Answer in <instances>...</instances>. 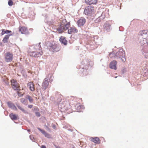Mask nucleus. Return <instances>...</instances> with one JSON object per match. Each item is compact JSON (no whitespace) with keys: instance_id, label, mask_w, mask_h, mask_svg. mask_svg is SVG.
<instances>
[{"instance_id":"nucleus-1","label":"nucleus","mask_w":148,"mask_h":148,"mask_svg":"<svg viewBox=\"0 0 148 148\" xmlns=\"http://www.w3.org/2000/svg\"><path fill=\"white\" fill-rule=\"evenodd\" d=\"M33 51L29 52V55L31 56L38 57L41 56L43 53L41 48L40 44L34 45L33 47Z\"/></svg>"},{"instance_id":"nucleus-2","label":"nucleus","mask_w":148,"mask_h":148,"mask_svg":"<svg viewBox=\"0 0 148 148\" xmlns=\"http://www.w3.org/2000/svg\"><path fill=\"white\" fill-rule=\"evenodd\" d=\"M70 26V22H68L65 19H64L61 23L59 27L57 28V30L59 33H61L64 30H66L68 29Z\"/></svg>"},{"instance_id":"nucleus-3","label":"nucleus","mask_w":148,"mask_h":148,"mask_svg":"<svg viewBox=\"0 0 148 148\" xmlns=\"http://www.w3.org/2000/svg\"><path fill=\"white\" fill-rule=\"evenodd\" d=\"M52 77L53 75L51 74H49L47 75L46 77L44 79L42 84L43 89L45 90L48 87L49 82H51L53 80Z\"/></svg>"},{"instance_id":"nucleus-4","label":"nucleus","mask_w":148,"mask_h":148,"mask_svg":"<svg viewBox=\"0 0 148 148\" xmlns=\"http://www.w3.org/2000/svg\"><path fill=\"white\" fill-rule=\"evenodd\" d=\"M84 14L87 15H93L95 13L94 8L91 6L86 7L84 10Z\"/></svg>"},{"instance_id":"nucleus-5","label":"nucleus","mask_w":148,"mask_h":148,"mask_svg":"<svg viewBox=\"0 0 148 148\" xmlns=\"http://www.w3.org/2000/svg\"><path fill=\"white\" fill-rule=\"evenodd\" d=\"M125 56V52L122 49H120L119 51L117 52L116 55L114 56L115 58L116 57L121 58L122 61L123 62L125 61L126 59Z\"/></svg>"},{"instance_id":"nucleus-6","label":"nucleus","mask_w":148,"mask_h":148,"mask_svg":"<svg viewBox=\"0 0 148 148\" xmlns=\"http://www.w3.org/2000/svg\"><path fill=\"white\" fill-rule=\"evenodd\" d=\"M12 87L14 90H20V87L19 84L15 80L13 79L11 81Z\"/></svg>"},{"instance_id":"nucleus-7","label":"nucleus","mask_w":148,"mask_h":148,"mask_svg":"<svg viewBox=\"0 0 148 148\" xmlns=\"http://www.w3.org/2000/svg\"><path fill=\"white\" fill-rule=\"evenodd\" d=\"M13 55L12 53L8 52L5 53V59L6 62H11L13 59Z\"/></svg>"},{"instance_id":"nucleus-8","label":"nucleus","mask_w":148,"mask_h":148,"mask_svg":"<svg viewBox=\"0 0 148 148\" xmlns=\"http://www.w3.org/2000/svg\"><path fill=\"white\" fill-rule=\"evenodd\" d=\"M86 22V19L83 18H81L78 20L77 23L79 27H81L83 26Z\"/></svg>"},{"instance_id":"nucleus-9","label":"nucleus","mask_w":148,"mask_h":148,"mask_svg":"<svg viewBox=\"0 0 148 148\" xmlns=\"http://www.w3.org/2000/svg\"><path fill=\"white\" fill-rule=\"evenodd\" d=\"M19 31L22 34H26L28 32L27 27L24 26L20 27H19Z\"/></svg>"},{"instance_id":"nucleus-10","label":"nucleus","mask_w":148,"mask_h":148,"mask_svg":"<svg viewBox=\"0 0 148 148\" xmlns=\"http://www.w3.org/2000/svg\"><path fill=\"white\" fill-rule=\"evenodd\" d=\"M117 62L115 60H113L111 62L109 65L110 68L115 70L116 69V65Z\"/></svg>"},{"instance_id":"nucleus-11","label":"nucleus","mask_w":148,"mask_h":148,"mask_svg":"<svg viewBox=\"0 0 148 148\" xmlns=\"http://www.w3.org/2000/svg\"><path fill=\"white\" fill-rule=\"evenodd\" d=\"M77 29L74 27H71L70 29H68V33L70 34L77 33Z\"/></svg>"},{"instance_id":"nucleus-12","label":"nucleus","mask_w":148,"mask_h":148,"mask_svg":"<svg viewBox=\"0 0 148 148\" xmlns=\"http://www.w3.org/2000/svg\"><path fill=\"white\" fill-rule=\"evenodd\" d=\"M37 128L39 131L41 132L42 134L44 135L45 137H47L48 138H50L51 137L50 135L49 134L46 133L45 130H41L40 128L38 127Z\"/></svg>"},{"instance_id":"nucleus-13","label":"nucleus","mask_w":148,"mask_h":148,"mask_svg":"<svg viewBox=\"0 0 148 148\" xmlns=\"http://www.w3.org/2000/svg\"><path fill=\"white\" fill-rule=\"evenodd\" d=\"M28 86H29V89L31 91H33L34 90L35 88L34 84L33 82H29L28 84Z\"/></svg>"},{"instance_id":"nucleus-14","label":"nucleus","mask_w":148,"mask_h":148,"mask_svg":"<svg viewBox=\"0 0 148 148\" xmlns=\"http://www.w3.org/2000/svg\"><path fill=\"white\" fill-rule=\"evenodd\" d=\"M9 116L11 119L13 121L16 120L18 118V115H17L14 114L12 113L10 114Z\"/></svg>"},{"instance_id":"nucleus-15","label":"nucleus","mask_w":148,"mask_h":148,"mask_svg":"<svg viewBox=\"0 0 148 148\" xmlns=\"http://www.w3.org/2000/svg\"><path fill=\"white\" fill-rule=\"evenodd\" d=\"M86 3L90 5L96 4L97 2V0H85Z\"/></svg>"},{"instance_id":"nucleus-16","label":"nucleus","mask_w":148,"mask_h":148,"mask_svg":"<svg viewBox=\"0 0 148 148\" xmlns=\"http://www.w3.org/2000/svg\"><path fill=\"white\" fill-rule=\"evenodd\" d=\"M60 40L62 43L64 45H66L67 44V41L66 40L65 38L63 37H61L60 38Z\"/></svg>"},{"instance_id":"nucleus-17","label":"nucleus","mask_w":148,"mask_h":148,"mask_svg":"<svg viewBox=\"0 0 148 148\" xmlns=\"http://www.w3.org/2000/svg\"><path fill=\"white\" fill-rule=\"evenodd\" d=\"M91 140L95 143L99 144L100 142V140L99 138L97 137L92 138L91 139Z\"/></svg>"},{"instance_id":"nucleus-18","label":"nucleus","mask_w":148,"mask_h":148,"mask_svg":"<svg viewBox=\"0 0 148 148\" xmlns=\"http://www.w3.org/2000/svg\"><path fill=\"white\" fill-rule=\"evenodd\" d=\"M84 109V106L80 105L77 108V112H80Z\"/></svg>"},{"instance_id":"nucleus-19","label":"nucleus","mask_w":148,"mask_h":148,"mask_svg":"<svg viewBox=\"0 0 148 148\" xmlns=\"http://www.w3.org/2000/svg\"><path fill=\"white\" fill-rule=\"evenodd\" d=\"M11 35H6L3 38L2 41L4 43H7L8 42V40L9 38V36Z\"/></svg>"},{"instance_id":"nucleus-20","label":"nucleus","mask_w":148,"mask_h":148,"mask_svg":"<svg viewBox=\"0 0 148 148\" xmlns=\"http://www.w3.org/2000/svg\"><path fill=\"white\" fill-rule=\"evenodd\" d=\"M11 32V31L7 30H5V29H2V32L1 34L3 35L5 34H8Z\"/></svg>"},{"instance_id":"nucleus-21","label":"nucleus","mask_w":148,"mask_h":148,"mask_svg":"<svg viewBox=\"0 0 148 148\" xmlns=\"http://www.w3.org/2000/svg\"><path fill=\"white\" fill-rule=\"evenodd\" d=\"M111 25L109 24H106L105 25V29L107 31L109 30L110 29Z\"/></svg>"},{"instance_id":"nucleus-22","label":"nucleus","mask_w":148,"mask_h":148,"mask_svg":"<svg viewBox=\"0 0 148 148\" xmlns=\"http://www.w3.org/2000/svg\"><path fill=\"white\" fill-rule=\"evenodd\" d=\"M26 98L28 99L30 102H32L33 101V99L29 95H27Z\"/></svg>"},{"instance_id":"nucleus-23","label":"nucleus","mask_w":148,"mask_h":148,"mask_svg":"<svg viewBox=\"0 0 148 148\" xmlns=\"http://www.w3.org/2000/svg\"><path fill=\"white\" fill-rule=\"evenodd\" d=\"M7 104L8 106L10 108H11L14 106V104L10 101H8L7 102Z\"/></svg>"},{"instance_id":"nucleus-24","label":"nucleus","mask_w":148,"mask_h":148,"mask_svg":"<svg viewBox=\"0 0 148 148\" xmlns=\"http://www.w3.org/2000/svg\"><path fill=\"white\" fill-rule=\"evenodd\" d=\"M8 3L9 6H11L14 4V3L13 1V0H9Z\"/></svg>"},{"instance_id":"nucleus-25","label":"nucleus","mask_w":148,"mask_h":148,"mask_svg":"<svg viewBox=\"0 0 148 148\" xmlns=\"http://www.w3.org/2000/svg\"><path fill=\"white\" fill-rule=\"evenodd\" d=\"M21 103L23 104H25L26 103V100L25 98H22L20 99Z\"/></svg>"},{"instance_id":"nucleus-26","label":"nucleus","mask_w":148,"mask_h":148,"mask_svg":"<svg viewBox=\"0 0 148 148\" xmlns=\"http://www.w3.org/2000/svg\"><path fill=\"white\" fill-rule=\"evenodd\" d=\"M147 30H143L140 32V34L141 35H142V33H143V34H147Z\"/></svg>"},{"instance_id":"nucleus-27","label":"nucleus","mask_w":148,"mask_h":148,"mask_svg":"<svg viewBox=\"0 0 148 148\" xmlns=\"http://www.w3.org/2000/svg\"><path fill=\"white\" fill-rule=\"evenodd\" d=\"M18 108L20 109L22 111L24 112L25 111V110H24V109L21 107V106H18Z\"/></svg>"},{"instance_id":"nucleus-28","label":"nucleus","mask_w":148,"mask_h":148,"mask_svg":"<svg viewBox=\"0 0 148 148\" xmlns=\"http://www.w3.org/2000/svg\"><path fill=\"white\" fill-rule=\"evenodd\" d=\"M114 55V53H109V56L110 58H112Z\"/></svg>"},{"instance_id":"nucleus-29","label":"nucleus","mask_w":148,"mask_h":148,"mask_svg":"<svg viewBox=\"0 0 148 148\" xmlns=\"http://www.w3.org/2000/svg\"><path fill=\"white\" fill-rule=\"evenodd\" d=\"M101 18L103 19L105 17V14L104 13H102L101 14V16L100 17Z\"/></svg>"},{"instance_id":"nucleus-30","label":"nucleus","mask_w":148,"mask_h":148,"mask_svg":"<svg viewBox=\"0 0 148 148\" xmlns=\"http://www.w3.org/2000/svg\"><path fill=\"white\" fill-rule=\"evenodd\" d=\"M53 51H58V50L57 48V47H56L55 48L53 47Z\"/></svg>"},{"instance_id":"nucleus-31","label":"nucleus","mask_w":148,"mask_h":148,"mask_svg":"<svg viewBox=\"0 0 148 148\" xmlns=\"http://www.w3.org/2000/svg\"><path fill=\"white\" fill-rule=\"evenodd\" d=\"M36 115L38 117H39L40 116V114L38 112H36Z\"/></svg>"},{"instance_id":"nucleus-32","label":"nucleus","mask_w":148,"mask_h":148,"mask_svg":"<svg viewBox=\"0 0 148 148\" xmlns=\"http://www.w3.org/2000/svg\"><path fill=\"white\" fill-rule=\"evenodd\" d=\"M33 106L32 105H29L28 106V107L30 108H32Z\"/></svg>"},{"instance_id":"nucleus-33","label":"nucleus","mask_w":148,"mask_h":148,"mask_svg":"<svg viewBox=\"0 0 148 148\" xmlns=\"http://www.w3.org/2000/svg\"><path fill=\"white\" fill-rule=\"evenodd\" d=\"M41 148H46V147H45V146L43 145H42V146L41 147Z\"/></svg>"},{"instance_id":"nucleus-34","label":"nucleus","mask_w":148,"mask_h":148,"mask_svg":"<svg viewBox=\"0 0 148 148\" xmlns=\"http://www.w3.org/2000/svg\"><path fill=\"white\" fill-rule=\"evenodd\" d=\"M18 95L19 96H21L20 95V94H19V91H18Z\"/></svg>"}]
</instances>
